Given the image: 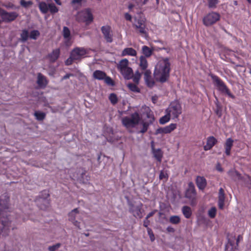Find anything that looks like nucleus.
Wrapping results in <instances>:
<instances>
[{
    "mask_svg": "<svg viewBox=\"0 0 251 251\" xmlns=\"http://www.w3.org/2000/svg\"><path fill=\"white\" fill-rule=\"evenodd\" d=\"M228 175L231 177L236 176L239 179L242 180L245 185L249 189L251 188V177L248 175L241 176V174L236 170H230L228 172Z\"/></svg>",
    "mask_w": 251,
    "mask_h": 251,
    "instance_id": "obj_11",
    "label": "nucleus"
},
{
    "mask_svg": "<svg viewBox=\"0 0 251 251\" xmlns=\"http://www.w3.org/2000/svg\"><path fill=\"white\" fill-rule=\"evenodd\" d=\"M0 16L4 22L9 23L14 21L18 17V14L16 12H8L3 10Z\"/></svg>",
    "mask_w": 251,
    "mask_h": 251,
    "instance_id": "obj_14",
    "label": "nucleus"
},
{
    "mask_svg": "<svg viewBox=\"0 0 251 251\" xmlns=\"http://www.w3.org/2000/svg\"><path fill=\"white\" fill-rule=\"evenodd\" d=\"M62 34L64 38H68L69 37H71V32L69 28L68 27H63Z\"/></svg>",
    "mask_w": 251,
    "mask_h": 251,
    "instance_id": "obj_40",
    "label": "nucleus"
},
{
    "mask_svg": "<svg viewBox=\"0 0 251 251\" xmlns=\"http://www.w3.org/2000/svg\"><path fill=\"white\" fill-rule=\"evenodd\" d=\"M144 71V79L151 77V72L150 70L146 69Z\"/></svg>",
    "mask_w": 251,
    "mask_h": 251,
    "instance_id": "obj_54",
    "label": "nucleus"
},
{
    "mask_svg": "<svg viewBox=\"0 0 251 251\" xmlns=\"http://www.w3.org/2000/svg\"><path fill=\"white\" fill-rule=\"evenodd\" d=\"M209 75L214 85L222 93L227 95L229 98L233 99H235V96L231 93L225 83L219 76L213 74H210Z\"/></svg>",
    "mask_w": 251,
    "mask_h": 251,
    "instance_id": "obj_4",
    "label": "nucleus"
},
{
    "mask_svg": "<svg viewBox=\"0 0 251 251\" xmlns=\"http://www.w3.org/2000/svg\"><path fill=\"white\" fill-rule=\"evenodd\" d=\"M60 54V50L59 49L53 50L52 51L48 54V58L50 62H55L59 58Z\"/></svg>",
    "mask_w": 251,
    "mask_h": 251,
    "instance_id": "obj_23",
    "label": "nucleus"
},
{
    "mask_svg": "<svg viewBox=\"0 0 251 251\" xmlns=\"http://www.w3.org/2000/svg\"><path fill=\"white\" fill-rule=\"evenodd\" d=\"M3 6L7 8H10V9H15L16 8L14 4L10 2L4 4Z\"/></svg>",
    "mask_w": 251,
    "mask_h": 251,
    "instance_id": "obj_58",
    "label": "nucleus"
},
{
    "mask_svg": "<svg viewBox=\"0 0 251 251\" xmlns=\"http://www.w3.org/2000/svg\"><path fill=\"white\" fill-rule=\"evenodd\" d=\"M74 61H75V59L73 58L72 55L70 53V57L65 62V65L67 66L71 65Z\"/></svg>",
    "mask_w": 251,
    "mask_h": 251,
    "instance_id": "obj_49",
    "label": "nucleus"
},
{
    "mask_svg": "<svg viewBox=\"0 0 251 251\" xmlns=\"http://www.w3.org/2000/svg\"><path fill=\"white\" fill-rule=\"evenodd\" d=\"M49 11L51 14H55L58 11V8L55 5L54 3L49 4Z\"/></svg>",
    "mask_w": 251,
    "mask_h": 251,
    "instance_id": "obj_39",
    "label": "nucleus"
},
{
    "mask_svg": "<svg viewBox=\"0 0 251 251\" xmlns=\"http://www.w3.org/2000/svg\"><path fill=\"white\" fill-rule=\"evenodd\" d=\"M166 113H168L172 119L178 118L182 113L181 104L177 100L172 101L166 109Z\"/></svg>",
    "mask_w": 251,
    "mask_h": 251,
    "instance_id": "obj_6",
    "label": "nucleus"
},
{
    "mask_svg": "<svg viewBox=\"0 0 251 251\" xmlns=\"http://www.w3.org/2000/svg\"><path fill=\"white\" fill-rule=\"evenodd\" d=\"M151 124H152L148 122H143L142 123V128L140 131V132L141 133H144L147 132L149 126Z\"/></svg>",
    "mask_w": 251,
    "mask_h": 251,
    "instance_id": "obj_42",
    "label": "nucleus"
},
{
    "mask_svg": "<svg viewBox=\"0 0 251 251\" xmlns=\"http://www.w3.org/2000/svg\"><path fill=\"white\" fill-rule=\"evenodd\" d=\"M225 199H218V206L219 209H223L225 205Z\"/></svg>",
    "mask_w": 251,
    "mask_h": 251,
    "instance_id": "obj_56",
    "label": "nucleus"
},
{
    "mask_svg": "<svg viewBox=\"0 0 251 251\" xmlns=\"http://www.w3.org/2000/svg\"><path fill=\"white\" fill-rule=\"evenodd\" d=\"M182 212L184 217L187 218H190L192 214L191 208L188 206H184L182 208Z\"/></svg>",
    "mask_w": 251,
    "mask_h": 251,
    "instance_id": "obj_28",
    "label": "nucleus"
},
{
    "mask_svg": "<svg viewBox=\"0 0 251 251\" xmlns=\"http://www.w3.org/2000/svg\"><path fill=\"white\" fill-rule=\"evenodd\" d=\"M34 115L38 121H42L46 117V114L44 112L35 111Z\"/></svg>",
    "mask_w": 251,
    "mask_h": 251,
    "instance_id": "obj_36",
    "label": "nucleus"
},
{
    "mask_svg": "<svg viewBox=\"0 0 251 251\" xmlns=\"http://www.w3.org/2000/svg\"><path fill=\"white\" fill-rule=\"evenodd\" d=\"M40 32L37 30H32L29 34V38L34 39L36 40L38 37L40 35Z\"/></svg>",
    "mask_w": 251,
    "mask_h": 251,
    "instance_id": "obj_41",
    "label": "nucleus"
},
{
    "mask_svg": "<svg viewBox=\"0 0 251 251\" xmlns=\"http://www.w3.org/2000/svg\"><path fill=\"white\" fill-rule=\"evenodd\" d=\"M196 184L201 190H203L207 185V181L203 176H197L196 179Z\"/></svg>",
    "mask_w": 251,
    "mask_h": 251,
    "instance_id": "obj_19",
    "label": "nucleus"
},
{
    "mask_svg": "<svg viewBox=\"0 0 251 251\" xmlns=\"http://www.w3.org/2000/svg\"><path fill=\"white\" fill-rule=\"evenodd\" d=\"M167 231L168 232H174L175 230L174 229V228H173V227L172 226H168L167 227Z\"/></svg>",
    "mask_w": 251,
    "mask_h": 251,
    "instance_id": "obj_63",
    "label": "nucleus"
},
{
    "mask_svg": "<svg viewBox=\"0 0 251 251\" xmlns=\"http://www.w3.org/2000/svg\"><path fill=\"white\" fill-rule=\"evenodd\" d=\"M142 51L144 56L145 57H150L153 52V50L147 46H143L142 48Z\"/></svg>",
    "mask_w": 251,
    "mask_h": 251,
    "instance_id": "obj_30",
    "label": "nucleus"
},
{
    "mask_svg": "<svg viewBox=\"0 0 251 251\" xmlns=\"http://www.w3.org/2000/svg\"><path fill=\"white\" fill-rule=\"evenodd\" d=\"M103 80H104V82L106 84L109 86H113L115 85L114 81L112 80V79L110 77L107 76L106 75L105 77H104Z\"/></svg>",
    "mask_w": 251,
    "mask_h": 251,
    "instance_id": "obj_46",
    "label": "nucleus"
},
{
    "mask_svg": "<svg viewBox=\"0 0 251 251\" xmlns=\"http://www.w3.org/2000/svg\"><path fill=\"white\" fill-rule=\"evenodd\" d=\"M220 19V15L215 12H211L205 15L203 19L202 22L204 25L206 26H210Z\"/></svg>",
    "mask_w": 251,
    "mask_h": 251,
    "instance_id": "obj_8",
    "label": "nucleus"
},
{
    "mask_svg": "<svg viewBox=\"0 0 251 251\" xmlns=\"http://www.w3.org/2000/svg\"><path fill=\"white\" fill-rule=\"evenodd\" d=\"M218 199H225L224 190L222 188L219 189Z\"/></svg>",
    "mask_w": 251,
    "mask_h": 251,
    "instance_id": "obj_53",
    "label": "nucleus"
},
{
    "mask_svg": "<svg viewBox=\"0 0 251 251\" xmlns=\"http://www.w3.org/2000/svg\"><path fill=\"white\" fill-rule=\"evenodd\" d=\"M78 214V210L77 208H75L69 214V220L71 221L74 225L77 227L78 228L79 227V223L75 220L76 215Z\"/></svg>",
    "mask_w": 251,
    "mask_h": 251,
    "instance_id": "obj_22",
    "label": "nucleus"
},
{
    "mask_svg": "<svg viewBox=\"0 0 251 251\" xmlns=\"http://www.w3.org/2000/svg\"><path fill=\"white\" fill-rule=\"evenodd\" d=\"M2 197H1L0 198V222H1V224L4 228L6 227L5 223H7L6 220H9L8 218L9 215L7 213L9 208V198L6 196H4V199Z\"/></svg>",
    "mask_w": 251,
    "mask_h": 251,
    "instance_id": "obj_2",
    "label": "nucleus"
},
{
    "mask_svg": "<svg viewBox=\"0 0 251 251\" xmlns=\"http://www.w3.org/2000/svg\"><path fill=\"white\" fill-rule=\"evenodd\" d=\"M177 127L176 124H171L169 126H165L166 134L170 133L174 130Z\"/></svg>",
    "mask_w": 251,
    "mask_h": 251,
    "instance_id": "obj_34",
    "label": "nucleus"
},
{
    "mask_svg": "<svg viewBox=\"0 0 251 251\" xmlns=\"http://www.w3.org/2000/svg\"><path fill=\"white\" fill-rule=\"evenodd\" d=\"M139 67L142 71L147 69L148 63L146 57L144 56H141L139 58Z\"/></svg>",
    "mask_w": 251,
    "mask_h": 251,
    "instance_id": "obj_27",
    "label": "nucleus"
},
{
    "mask_svg": "<svg viewBox=\"0 0 251 251\" xmlns=\"http://www.w3.org/2000/svg\"><path fill=\"white\" fill-rule=\"evenodd\" d=\"M101 30L106 42L108 43L112 42L113 34L111 27L109 25L102 26L101 27Z\"/></svg>",
    "mask_w": 251,
    "mask_h": 251,
    "instance_id": "obj_15",
    "label": "nucleus"
},
{
    "mask_svg": "<svg viewBox=\"0 0 251 251\" xmlns=\"http://www.w3.org/2000/svg\"><path fill=\"white\" fill-rule=\"evenodd\" d=\"M89 51V49L83 47H75L71 51V54L75 60H80L86 56Z\"/></svg>",
    "mask_w": 251,
    "mask_h": 251,
    "instance_id": "obj_10",
    "label": "nucleus"
},
{
    "mask_svg": "<svg viewBox=\"0 0 251 251\" xmlns=\"http://www.w3.org/2000/svg\"><path fill=\"white\" fill-rule=\"evenodd\" d=\"M234 141L231 138H227L224 144L225 153L227 156L230 155L231 150L233 145Z\"/></svg>",
    "mask_w": 251,
    "mask_h": 251,
    "instance_id": "obj_21",
    "label": "nucleus"
},
{
    "mask_svg": "<svg viewBox=\"0 0 251 251\" xmlns=\"http://www.w3.org/2000/svg\"><path fill=\"white\" fill-rule=\"evenodd\" d=\"M150 221L148 219H146L145 218V219L144 220L143 226L148 228V227H149L148 226L150 225Z\"/></svg>",
    "mask_w": 251,
    "mask_h": 251,
    "instance_id": "obj_60",
    "label": "nucleus"
},
{
    "mask_svg": "<svg viewBox=\"0 0 251 251\" xmlns=\"http://www.w3.org/2000/svg\"><path fill=\"white\" fill-rule=\"evenodd\" d=\"M145 114L146 117L149 119L148 122L152 124L154 121V117L153 112L149 107H147L145 109Z\"/></svg>",
    "mask_w": 251,
    "mask_h": 251,
    "instance_id": "obj_29",
    "label": "nucleus"
},
{
    "mask_svg": "<svg viewBox=\"0 0 251 251\" xmlns=\"http://www.w3.org/2000/svg\"><path fill=\"white\" fill-rule=\"evenodd\" d=\"M125 18L126 19V20L129 21H131V19H132L131 16L129 14H128V13H126L125 14Z\"/></svg>",
    "mask_w": 251,
    "mask_h": 251,
    "instance_id": "obj_61",
    "label": "nucleus"
},
{
    "mask_svg": "<svg viewBox=\"0 0 251 251\" xmlns=\"http://www.w3.org/2000/svg\"><path fill=\"white\" fill-rule=\"evenodd\" d=\"M61 246V244L60 243H57L55 245H54L51 246H50L48 248V250L49 251H55Z\"/></svg>",
    "mask_w": 251,
    "mask_h": 251,
    "instance_id": "obj_52",
    "label": "nucleus"
},
{
    "mask_svg": "<svg viewBox=\"0 0 251 251\" xmlns=\"http://www.w3.org/2000/svg\"><path fill=\"white\" fill-rule=\"evenodd\" d=\"M151 150L152 153L154 157L156 159V160L160 163L162 161V159L163 155V153L160 149H156L154 148L153 145V142H152L151 143Z\"/></svg>",
    "mask_w": 251,
    "mask_h": 251,
    "instance_id": "obj_18",
    "label": "nucleus"
},
{
    "mask_svg": "<svg viewBox=\"0 0 251 251\" xmlns=\"http://www.w3.org/2000/svg\"><path fill=\"white\" fill-rule=\"evenodd\" d=\"M159 134H166L165 127H159L155 130V134L157 135Z\"/></svg>",
    "mask_w": 251,
    "mask_h": 251,
    "instance_id": "obj_55",
    "label": "nucleus"
},
{
    "mask_svg": "<svg viewBox=\"0 0 251 251\" xmlns=\"http://www.w3.org/2000/svg\"><path fill=\"white\" fill-rule=\"evenodd\" d=\"M196 191L195 186L193 182H190L188 183V188L185 192V196L186 198L193 201L196 199Z\"/></svg>",
    "mask_w": 251,
    "mask_h": 251,
    "instance_id": "obj_16",
    "label": "nucleus"
},
{
    "mask_svg": "<svg viewBox=\"0 0 251 251\" xmlns=\"http://www.w3.org/2000/svg\"><path fill=\"white\" fill-rule=\"evenodd\" d=\"M208 7L210 8H215L217 4L219 3V0H207Z\"/></svg>",
    "mask_w": 251,
    "mask_h": 251,
    "instance_id": "obj_43",
    "label": "nucleus"
},
{
    "mask_svg": "<svg viewBox=\"0 0 251 251\" xmlns=\"http://www.w3.org/2000/svg\"><path fill=\"white\" fill-rule=\"evenodd\" d=\"M156 212V210L152 211L151 212H150L146 216V218L149 219L150 217L153 216L155 213Z\"/></svg>",
    "mask_w": 251,
    "mask_h": 251,
    "instance_id": "obj_62",
    "label": "nucleus"
},
{
    "mask_svg": "<svg viewBox=\"0 0 251 251\" xmlns=\"http://www.w3.org/2000/svg\"><path fill=\"white\" fill-rule=\"evenodd\" d=\"M147 231L151 241H154L155 240V237L150 227H148Z\"/></svg>",
    "mask_w": 251,
    "mask_h": 251,
    "instance_id": "obj_51",
    "label": "nucleus"
},
{
    "mask_svg": "<svg viewBox=\"0 0 251 251\" xmlns=\"http://www.w3.org/2000/svg\"><path fill=\"white\" fill-rule=\"evenodd\" d=\"M141 76V74L139 73L138 71H137L135 73V75L133 78V81L135 83L138 84L139 82L140 78Z\"/></svg>",
    "mask_w": 251,
    "mask_h": 251,
    "instance_id": "obj_47",
    "label": "nucleus"
},
{
    "mask_svg": "<svg viewBox=\"0 0 251 251\" xmlns=\"http://www.w3.org/2000/svg\"><path fill=\"white\" fill-rule=\"evenodd\" d=\"M39 8L41 13L46 14L49 11V4L44 1L40 2L39 3Z\"/></svg>",
    "mask_w": 251,
    "mask_h": 251,
    "instance_id": "obj_31",
    "label": "nucleus"
},
{
    "mask_svg": "<svg viewBox=\"0 0 251 251\" xmlns=\"http://www.w3.org/2000/svg\"><path fill=\"white\" fill-rule=\"evenodd\" d=\"M180 218L177 215L172 216L170 217L169 222L172 224L176 225L180 222Z\"/></svg>",
    "mask_w": 251,
    "mask_h": 251,
    "instance_id": "obj_35",
    "label": "nucleus"
},
{
    "mask_svg": "<svg viewBox=\"0 0 251 251\" xmlns=\"http://www.w3.org/2000/svg\"><path fill=\"white\" fill-rule=\"evenodd\" d=\"M37 83L40 88H45L48 83V81L44 75L39 73L37 75Z\"/></svg>",
    "mask_w": 251,
    "mask_h": 251,
    "instance_id": "obj_20",
    "label": "nucleus"
},
{
    "mask_svg": "<svg viewBox=\"0 0 251 251\" xmlns=\"http://www.w3.org/2000/svg\"><path fill=\"white\" fill-rule=\"evenodd\" d=\"M158 100V97L156 96H152L151 98L152 102L155 103Z\"/></svg>",
    "mask_w": 251,
    "mask_h": 251,
    "instance_id": "obj_64",
    "label": "nucleus"
},
{
    "mask_svg": "<svg viewBox=\"0 0 251 251\" xmlns=\"http://www.w3.org/2000/svg\"><path fill=\"white\" fill-rule=\"evenodd\" d=\"M243 239V237L241 235H239L237 237V239L236 240V246L235 247V249H237V248L239 246V243L240 242V240Z\"/></svg>",
    "mask_w": 251,
    "mask_h": 251,
    "instance_id": "obj_59",
    "label": "nucleus"
},
{
    "mask_svg": "<svg viewBox=\"0 0 251 251\" xmlns=\"http://www.w3.org/2000/svg\"><path fill=\"white\" fill-rule=\"evenodd\" d=\"M133 26L136 30H138L140 34L144 37L147 38L148 36V33L146 29L145 22L142 19L135 20Z\"/></svg>",
    "mask_w": 251,
    "mask_h": 251,
    "instance_id": "obj_12",
    "label": "nucleus"
},
{
    "mask_svg": "<svg viewBox=\"0 0 251 251\" xmlns=\"http://www.w3.org/2000/svg\"><path fill=\"white\" fill-rule=\"evenodd\" d=\"M141 120L140 116L138 113L135 112L130 116H126L122 118V123L126 129L130 132V129L135 127Z\"/></svg>",
    "mask_w": 251,
    "mask_h": 251,
    "instance_id": "obj_3",
    "label": "nucleus"
},
{
    "mask_svg": "<svg viewBox=\"0 0 251 251\" xmlns=\"http://www.w3.org/2000/svg\"><path fill=\"white\" fill-rule=\"evenodd\" d=\"M93 15L89 8L85 9L78 12L76 20L78 22L84 23L86 25H89L93 21Z\"/></svg>",
    "mask_w": 251,
    "mask_h": 251,
    "instance_id": "obj_7",
    "label": "nucleus"
},
{
    "mask_svg": "<svg viewBox=\"0 0 251 251\" xmlns=\"http://www.w3.org/2000/svg\"><path fill=\"white\" fill-rule=\"evenodd\" d=\"M49 196L50 195L48 190H44L41 192L39 197L43 204H38L39 207L41 209L45 210L49 207L50 203L47 199Z\"/></svg>",
    "mask_w": 251,
    "mask_h": 251,
    "instance_id": "obj_13",
    "label": "nucleus"
},
{
    "mask_svg": "<svg viewBox=\"0 0 251 251\" xmlns=\"http://www.w3.org/2000/svg\"><path fill=\"white\" fill-rule=\"evenodd\" d=\"M143 204L140 203L137 205L132 203L129 204V212L135 218H142L143 217L144 210L143 209Z\"/></svg>",
    "mask_w": 251,
    "mask_h": 251,
    "instance_id": "obj_9",
    "label": "nucleus"
},
{
    "mask_svg": "<svg viewBox=\"0 0 251 251\" xmlns=\"http://www.w3.org/2000/svg\"><path fill=\"white\" fill-rule=\"evenodd\" d=\"M147 85L150 88L152 87L155 84L154 81L152 77L144 79Z\"/></svg>",
    "mask_w": 251,
    "mask_h": 251,
    "instance_id": "obj_44",
    "label": "nucleus"
},
{
    "mask_svg": "<svg viewBox=\"0 0 251 251\" xmlns=\"http://www.w3.org/2000/svg\"><path fill=\"white\" fill-rule=\"evenodd\" d=\"M29 37V35L28 30L26 29L23 30L21 34V40L22 42H26L27 40Z\"/></svg>",
    "mask_w": 251,
    "mask_h": 251,
    "instance_id": "obj_33",
    "label": "nucleus"
},
{
    "mask_svg": "<svg viewBox=\"0 0 251 251\" xmlns=\"http://www.w3.org/2000/svg\"><path fill=\"white\" fill-rule=\"evenodd\" d=\"M159 177L160 180H162L164 178L167 179L168 178V175L166 172L162 170L160 172Z\"/></svg>",
    "mask_w": 251,
    "mask_h": 251,
    "instance_id": "obj_50",
    "label": "nucleus"
},
{
    "mask_svg": "<svg viewBox=\"0 0 251 251\" xmlns=\"http://www.w3.org/2000/svg\"><path fill=\"white\" fill-rule=\"evenodd\" d=\"M6 221L7 222V223H6V227L4 228L1 225V222H0V235L1 234L3 236H7L10 231L9 226L11 224V222L9 220H6Z\"/></svg>",
    "mask_w": 251,
    "mask_h": 251,
    "instance_id": "obj_24",
    "label": "nucleus"
},
{
    "mask_svg": "<svg viewBox=\"0 0 251 251\" xmlns=\"http://www.w3.org/2000/svg\"><path fill=\"white\" fill-rule=\"evenodd\" d=\"M108 99L113 105H115L118 102V98L115 93L110 94L109 96Z\"/></svg>",
    "mask_w": 251,
    "mask_h": 251,
    "instance_id": "obj_38",
    "label": "nucleus"
},
{
    "mask_svg": "<svg viewBox=\"0 0 251 251\" xmlns=\"http://www.w3.org/2000/svg\"><path fill=\"white\" fill-rule=\"evenodd\" d=\"M20 4L21 5L25 7L26 8L28 7L30 5H31L32 4V2L31 1H25V0H21L20 1Z\"/></svg>",
    "mask_w": 251,
    "mask_h": 251,
    "instance_id": "obj_48",
    "label": "nucleus"
},
{
    "mask_svg": "<svg viewBox=\"0 0 251 251\" xmlns=\"http://www.w3.org/2000/svg\"><path fill=\"white\" fill-rule=\"evenodd\" d=\"M171 71V63L168 57L160 60L155 67L153 75L155 80L160 83L166 82L169 77Z\"/></svg>",
    "mask_w": 251,
    "mask_h": 251,
    "instance_id": "obj_1",
    "label": "nucleus"
},
{
    "mask_svg": "<svg viewBox=\"0 0 251 251\" xmlns=\"http://www.w3.org/2000/svg\"><path fill=\"white\" fill-rule=\"evenodd\" d=\"M106 73L102 71L96 70L93 74V77L98 80H103L106 76Z\"/></svg>",
    "mask_w": 251,
    "mask_h": 251,
    "instance_id": "obj_26",
    "label": "nucleus"
},
{
    "mask_svg": "<svg viewBox=\"0 0 251 251\" xmlns=\"http://www.w3.org/2000/svg\"><path fill=\"white\" fill-rule=\"evenodd\" d=\"M64 44L67 47H70L71 46L72 44V42L71 41V37H69L68 38H64Z\"/></svg>",
    "mask_w": 251,
    "mask_h": 251,
    "instance_id": "obj_57",
    "label": "nucleus"
},
{
    "mask_svg": "<svg viewBox=\"0 0 251 251\" xmlns=\"http://www.w3.org/2000/svg\"><path fill=\"white\" fill-rule=\"evenodd\" d=\"M129 61L127 59H122L117 65V69L125 79H129L133 76V71L128 66Z\"/></svg>",
    "mask_w": 251,
    "mask_h": 251,
    "instance_id": "obj_5",
    "label": "nucleus"
},
{
    "mask_svg": "<svg viewBox=\"0 0 251 251\" xmlns=\"http://www.w3.org/2000/svg\"><path fill=\"white\" fill-rule=\"evenodd\" d=\"M218 142L217 139L213 136L207 137L206 144L204 146L203 149L207 151L210 150Z\"/></svg>",
    "mask_w": 251,
    "mask_h": 251,
    "instance_id": "obj_17",
    "label": "nucleus"
},
{
    "mask_svg": "<svg viewBox=\"0 0 251 251\" xmlns=\"http://www.w3.org/2000/svg\"><path fill=\"white\" fill-rule=\"evenodd\" d=\"M171 117L168 113H166L165 115L160 118L159 119V123L161 125H164L170 121Z\"/></svg>",
    "mask_w": 251,
    "mask_h": 251,
    "instance_id": "obj_37",
    "label": "nucleus"
},
{
    "mask_svg": "<svg viewBox=\"0 0 251 251\" xmlns=\"http://www.w3.org/2000/svg\"><path fill=\"white\" fill-rule=\"evenodd\" d=\"M217 212V209L215 207H212L211 208L208 212V216L211 218H214L216 216Z\"/></svg>",
    "mask_w": 251,
    "mask_h": 251,
    "instance_id": "obj_45",
    "label": "nucleus"
},
{
    "mask_svg": "<svg viewBox=\"0 0 251 251\" xmlns=\"http://www.w3.org/2000/svg\"><path fill=\"white\" fill-rule=\"evenodd\" d=\"M137 84L136 83H130L127 84V87L130 91L135 93H139L140 89L138 88Z\"/></svg>",
    "mask_w": 251,
    "mask_h": 251,
    "instance_id": "obj_32",
    "label": "nucleus"
},
{
    "mask_svg": "<svg viewBox=\"0 0 251 251\" xmlns=\"http://www.w3.org/2000/svg\"><path fill=\"white\" fill-rule=\"evenodd\" d=\"M137 54V52L135 50L132 48H125L122 52L121 55L125 56L126 55H129L131 56H135Z\"/></svg>",
    "mask_w": 251,
    "mask_h": 251,
    "instance_id": "obj_25",
    "label": "nucleus"
}]
</instances>
